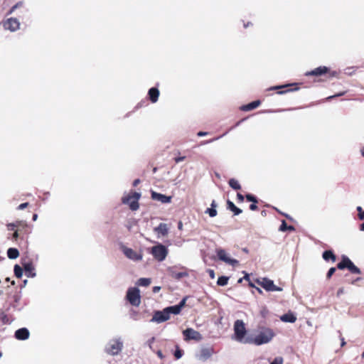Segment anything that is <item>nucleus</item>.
<instances>
[{
	"label": "nucleus",
	"mask_w": 364,
	"mask_h": 364,
	"mask_svg": "<svg viewBox=\"0 0 364 364\" xmlns=\"http://www.w3.org/2000/svg\"><path fill=\"white\" fill-rule=\"evenodd\" d=\"M274 336V331L264 326L259 327L254 336L246 337L245 344H254L255 346H262L269 343Z\"/></svg>",
	"instance_id": "f257e3e1"
},
{
	"label": "nucleus",
	"mask_w": 364,
	"mask_h": 364,
	"mask_svg": "<svg viewBox=\"0 0 364 364\" xmlns=\"http://www.w3.org/2000/svg\"><path fill=\"white\" fill-rule=\"evenodd\" d=\"M124 347L121 337H114L110 339L105 346V352L112 356L118 355Z\"/></svg>",
	"instance_id": "f03ea898"
},
{
	"label": "nucleus",
	"mask_w": 364,
	"mask_h": 364,
	"mask_svg": "<svg viewBox=\"0 0 364 364\" xmlns=\"http://www.w3.org/2000/svg\"><path fill=\"white\" fill-rule=\"evenodd\" d=\"M141 196L140 193L131 192L122 196V203L128 205L131 210L136 211L139 208V200Z\"/></svg>",
	"instance_id": "7ed1b4c3"
},
{
	"label": "nucleus",
	"mask_w": 364,
	"mask_h": 364,
	"mask_svg": "<svg viewBox=\"0 0 364 364\" xmlns=\"http://www.w3.org/2000/svg\"><path fill=\"white\" fill-rule=\"evenodd\" d=\"M234 334L235 339L242 343H245L246 337V328L245 323L242 320H236L234 323Z\"/></svg>",
	"instance_id": "20e7f679"
},
{
	"label": "nucleus",
	"mask_w": 364,
	"mask_h": 364,
	"mask_svg": "<svg viewBox=\"0 0 364 364\" xmlns=\"http://www.w3.org/2000/svg\"><path fill=\"white\" fill-rule=\"evenodd\" d=\"M126 298L134 306H139L141 304V296L139 289L137 287L129 288L127 291Z\"/></svg>",
	"instance_id": "39448f33"
},
{
	"label": "nucleus",
	"mask_w": 364,
	"mask_h": 364,
	"mask_svg": "<svg viewBox=\"0 0 364 364\" xmlns=\"http://www.w3.org/2000/svg\"><path fill=\"white\" fill-rule=\"evenodd\" d=\"M151 253L156 260L162 262L168 255V249L164 245L159 244L151 247Z\"/></svg>",
	"instance_id": "423d86ee"
},
{
	"label": "nucleus",
	"mask_w": 364,
	"mask_h": 364,
	"mask_svg": "<svg viewBox=\"0 0 364 364\" xmlns=\"http://www.w3.org/2000/svg\"><path fill=\"white\" fill-rule=\"evenodd\" d=\"M121 250L124 255L129 259L134 262L141 261L143 258V255L141 252H136L132 248L127 247L126 246H122Z\"/></svg>",
	"instance_id": "0eeeda50"
},
{
	"label": "nucleus",
	"mask_w": 364,
	"mask_h": 364,
	"mask_svg": "<svg viewBox=\"0 0 364 364\" xmlns=\"http://www.w3.org/2000/svg\"><path fill=\"white\" fill-rule=\"evenodd\" d=\"M216 254L218 256V258L224 262L225 263L230 264L232 267H235L239 264V261L231 258L228 254L226 252V251L223 249H217L216 250Z\"/></svg>",
	"instance_id": "6e6552de"
},
{
	"label": "nucleus",
	"mask_w": 364,
	"mask_h": 364,
	"mask_svg": "<svg viewBox=\"0 0 364 364\" xmlns=\"http://www.w3.org/2000/svg\"><path fill=\"white\" fill-rule=\"evenodd\" d=\"M3 26L6 30L15 32L20 28V22L16 18H9L3 22Z\"/></svg>",
	"instance_id": "1a4fd4ad"
},
{
	"label": "nucleus",
	"mask_w": 364,
	"mask_h": 364,
	"mask_svg": "<svg viewBox=\"0 0 364 364\" xmlns=\"http://www.w3.org/2000/svg\"><path fill=\"white\" fill-rule=\"evenodd\" d=\"M169 319L167 312L165 309L162 311H156L154 313L152 318L150 320L151 323H161Z\"/></svg>",
	"instance_id": "9d476101"
},
{
	"label": "nucleus",
	"mask_w": 364,
	"mask_h": 364,
	"mask_svg": "<svg viewBox=\"0 0 364 364\" xmlns=\"http://www.w3.org/2000/svg\"><path fill=\"white\" fill-rule=\"evenodd\" d=\"M183 334L184 336V339L186 341L194 340L199 341L202 339L201 334L198 331L191 328H188L186 330H184L183 331Z\"/></svg>",
	"instance_id": "9b49d317"
},
{
	"label": "nucleus",
	"mask_w": 364,
	"mask_h": 364,
	"mask_svg": "<svg viewBox=\"0 0 364 364\" xmlns=\"http://www.w3.org/2000/svg\"><path fill=\"white\" fill-rule=\"evenodd\" d=\"M151 194L152 200L159 201L163 204L169 203L171 201V196H168L154 191H151Z\"/></svg>",
	"instance_id": "f8f14e48"
},
{
	"label": "nucleus",
	"mask_w": 364,
	"mask_h": 364,
	"mask_svg": "<svg viewBox=\"0 0 364 364\" xmlns=\"http://www.w3.org/2000/svg\"><path fill=\"white\" fill-rule=\"evenodd\" d=\"M22 266L23 268V270L25 272V275L27 277L30 278H34L36 276V272L35 271V267L32 262H27L22 263Z\"/></svg>",
	"instance_id": "ddd939ff"
},
{
	"label": "nucleus",
	"mask_w": 364,
	"mask_h": 364,
	"mask_svg": "<svg viewBox=\"0 0 364 364\" xmlns=\"http://www.w3.org/2000/svg\"><path fill=\"white\" fill-rule=\"evenodd\" d=\"M329 71V68L326 66H319L311 71H308L305 73L306 76H321Z\"/></svg>",
	"instance_id": "4468645a"
},
{
	"label": "nucleus",
	"mask_w": 364,
	"mask_h": 364,
	"mask_svg": "<svg viewBox=\"0 0 364 364\" xmlns=\"http://www.w3.org/2000/svg\"><path fill=\"white\" fill-rule=\"evenodd\" d=\"M213 354V349L212 348H208V347L203 348H201V350L200 351L198 358L200 360L205 361V360H207L208 359H209L212 356Z\"/></svg>",
	"instance_id": "2eb2a0df"
},
{
	"label": "nucleus",
	"mask_w": 364,
	"mask_h": 364,
	"mask_svg": "<svg viewBox=\"0 0 364 364\" xmlns=\"http://www.w3.org/2000/svg\"><path fill=\"white\" fill-rule=\"evenodd\" d=\"M30 332L26 328H21L16 331L15 338L20 341H24L29 338Z\"/></svg>",
	"instance_id": "dca6fc26"
},
{
	"label": "nucleus",
	"mask_w": 364,
	"mask_h": 364,
	"mask_svg": "<svg viewBox=\"0 0 364 364\" xmlns=\"http://www.w3.org/2000/svg\"><path fill=\"white\" fill-rule=\"evenodd\" d=\"M259 285L262 286L266 291H272V289L274 287V284L273 280H271L268 278L264 277L262 280L258 282Z\"/></svg>",
	"instance_id": "f3484780"
},
{
	"label": "nucleus",
	"mask_w": 364,
	"mask_h": 364,
	"mask_svg": "<svg viewBox=\"0 0 364 364\" xmlns=\"http://www.w3.org/2000/svg\"><path fill=\"white\" fill-rule=\"evenodd\" d=\"M168 270V272H169L171 277L176 279H178V280L181 279L183 277L188 276V274L187 272L183 271V272H178L175 270L174 267H169Z\"/></svg>",
	"instance_id": "a211bd4d"
},
{
	"label": "nucleus",
	"mask_w": 364,
	"mask_h": 364,
	"mask_svg": "<svg viewBox=\"0 0 364 364\" xmlns=\"http://www.w3.org/2000/svg\"><path fill=\"white\" fill-rule=\"evenodd\" d=\"M159 95V90L156 87H151L148 91L149 98L152 103H156L158 101Z\"/></svg>",
	"instance_id": "6ab92c4d"
},
{
	"label": "nucleus",
	"mask_w": 364,
	"mask_h": 364,
	"mask_svg": "<svg viewBox=\"0 0 364 364\" xmlns=\"http://www.w3.org/2000/svg\"><path fill=\"white\" fill-rule=\"evenodd\" d=\"M154 232L159 235L166 236L168 233V228L166 223H160L154 228Z\"/></svg>",
	"instance_id": "aec40b11"
},
{
	"label": "nucleus",
	"mask_w": 364,
	"mask_h": 364,
	"mask_svg": "<svg viewBox=\"0 0 364 364\" xmlns=\"http://www.w3.org/2000/svg\"><path fill=\"white\" fill-rule=\"evenodd\" d=\"M261 104V102L259 100H255V101H253V102H251L250 103L247 104V105H242L240 109L241 110L244 111V112H249V111H251L255 108H257V107H259Z\"/></svg>",
	"instance_id": "412c9836"
},
{
	"label": "nucleus",
	"mask_w": 364,
	"mask_h": 364,
	"mask_svg": "<svg viewBox=\"0 0 364 364\" xmlns=\"http://www.w3.org/2000/svg\"><path fill=\"white\" fill-rule=\"evenodd\" d=\"M227 205H228V208L231 210L232 212H233L234 215H240L242 210L237 208L233 202H232L231 200H228L227 201Z\"/></svg>",
	"instance_id": "4be33fe9"
},
{
	"label": "nucleus",
	"mask_w": 364,
	"mask_h": 364,
	"mask_svg": "<svg viewBox=\"0 0 364 364\" xmlns=\"http://www.w3.org/2000/svg\"><path fill=\"white\" fill-rule=\"evenodd\" d=\"M280 319L284 322L294 323L296 320V317L292 313H288L283 314Z\"/></svg>",
	"instance_id": "5701e85b"
},
{
	"label": "nucleus",
	"mask_w": 364,
	"mask_h": 364,
	"mask_svg": "<svg viewBox=\"0 0 364 364\" xmlns=\"http://www.w3.org/2000/svg\"><path fill=\"white\" fill-rule=\"evenodd\" d=\"M165 310L167 312L169 318H170V315L171 314H174V315H177V314H179L181 312V310L179 309V307L177 306V305L166 307Z\"/></svg>",
	"instance_id": "b1692460"
},
{
	"label": "nucleus",
	"mask_w": 364,
	"mask_h": 364,
	"mask_svg": "<svg viewBox=\"0 0 364 364\" xmlns=\"http://www.w3.org/2000/svg\"><path fill=\"white\" fill-rule=\"evenodd\" d=\"M7 256L11 259H16L19 256V252L16 248L10 247L7 250Z\"/></svg>",
	"instance_id": "393cba45"
},
{
	"label": "nucleus",
	"mask_w": 364,
	"mask_h": 364,
	"mask_svg": "<svg viewBox=\"0 0 364 364\" xmlns=\"http://www.w3.org/2000/svg\"><path fill=\"white\" fill-rule=\"evenodd\" d=\"M323 259L326 261L331 259L333 262L336 261V256L331 250H326L322 255Z\"/></svg>",
	"instance_id": "a878e982"
},
{
	"label": "nucleus",
	"mask_w": 364,
	"mask_h": 364,
	"mask_svg": "<svg viewBox=\"0 0 364 364\" xmlns=\"http://www.w3.org/2000/svg\"><path fill=\"white\" fill-rule=\"evenodd\" d=\"M229 186L234 190H240L241 186L239 182L235 178H230L228 181Z\"/></svg>",
	"instance_id": "bb28decb"
},
{
	"label": "nucleus",
	"mask_w": 364,
	"mask_h": 364,
	"mask_svg": "<svg viewBox=\"0 0 364 364\" xmlns=\"http://www.w3.org/2000/svg\"><path fill=\"white\" fill-rule=\"evenodd\" d=\"M151 279L149 278H140L136 284L141 287H148L151 284Z\"/></svg>",
	"instance_id": "cd10ccee"
},
{
	"label": "nucleus",
	"mask_w": 364,
	"mask_h": 364,
	"mask_svg": "<svg viewBox=\"0 0 364 364\" xmlns=\"http://www.w3.org/2000/svg\"><path fill=\"white\" fill-rule=\"evenodd\" d=\"M23 268L18 264H15L14 268V274L17 278H21L23 275Z\"/></svg>",
	"instance_id": "c85d7f7f"
},
{
	"label": "nucleus",
	"mask_w": 364,
	"mask_h": 364,
	"mask_svg": "<svg viewBox=\"0 0 364 364\" xmlns=\"http://www.w3.org/2000/svg\"><path fill=\"white\" fill-rule=\"evenodd\" d=\"M228 280H229L228 277H226V276L219 277L218 279V281H217V284L218 286H221V287L225 286L228 284Z\"/></svg>",
	"instance_id": "c756f323"
},
{
	"label": "nucleus",
	"mask_w": 364,
	"mask_h": 364,
	"mask_svg": "<svg viewBox=\"0 0 364 364\" xmlns=\"http://www.w3.org/2000/svg\"><path fill=\"white\" fill-rule=\"evenodd\" d=\"M279 231L284 232L287 230H294L293 226H288L285 220H282V224L279 227Z\"/></svg>",
	"instance_id": "7c9ffc66"
},
{
	"label": "nucleus",
	"mask_w": 364,
	"mask_h": 364,
	"mask_svg": "<svg viewBox=\"0 0 364 364\" xmlns=\"http://www.w3.org/2000/svg\"><path fill=\"white\" fill-rule=\"evenodd\" d=\"M173 355L177 360L181 358L183 355V351L178 345L176 346V350L174 351Z\"/></svg>",
	"instance_id": "2f4dec72"
},
{
	"label": "nucleus",
	"mask_w": 364,
	"mask_h": 364,
	"mask_svg": "<svg viewBox=\"0 0 364 364\" xmlns=\"http://www.w3.org/2000/svg\"><path fill=\"white\" fill-rule=\"evenodd\" d=\"M205 213L208 214L210 217H215L218 214V211L215 208H208L205 210Z\"/></svg>",
	"instance_id": "473e14b6"
},
{
	"label": "nucleus",
	"mask_w": 364,
	"mask_h": 364,
	"mask_svg": "<svg viewBox=\"0 0 364 364\" xmlns=\"http://www.w3.org/2000/svg\"><path fill=\"white\" fill-rule=\"evenodd\" d=\"M349 271H350L353 274H360L361 272H360V269L356 267L353 262L352 263V264L350 265V267H348V269Z\"/></svg>",
	"instance_id": "72a5a7b5"
},
{
	"label": "nucleus",
	"mask_w": 364,
	"mask_h": 364,
	"mask_svg": "<svg viewBox=\"0 0 364 364\" xmlns=\"http://www.w3.org/2000/svg\"><path fill=\"white\" fill-rule=\"evenodd\" d=\"M337 267L338 269H344L345 268H346V255H343L342 256V260L341 262H339L338 264H337Z\"/></svg>",
	"instance_id": "f704fd0d"
},
{
	"label": "nucleus",
	"mask_w": 364,
	"mask_h": 364,
	"mask_svg": "<svg viewBox=\"0 0 364 364\" xmlns=\"http://www.w3.org/2000/svg\"><path fill=\"white\" fill-rule=\"evenodd\" d=\"M356 210L358 212V218L360 220H364V210H363L362 207L358 206L356 208Z\"/></svg>",
	"instance_id": "c9c22d12"
},
{
	"label": "nucleus",
	"mask_w": 364,
	"mask_h": 364,
	"mask_svg": "<svg viewBox=\"0 0 364 364\" xmlns=\"http://www.w3.org/2000/svg\"><path fill=\"white\" fill-rule=\"evenodd\" d=\"M21 6H22V2L19 1L18 3H17L14 6L11 7V9L9 11V12L7 13L6 15L8 16V15L11 14L15 11V9L21 7Z\"/></svg>",
	"instance_id": "e433bc0d"
},
{
	"label": "nucleus",
	"mask_w": 364,
	"mask_h": 364,
	"mask_svg": "<svg viewBox=\"0 0 364 364\" xmlns=\"http://www.w3.org/2000/svg\"><path fill=\"white\" fill-rule=\"evenodd\" d=\"M245 198H246V199H247L248 201H250V202H252V203H257V200L256 197H255V196H253V195H252V194H250V193L247 194V195L245 196Z\"/></svg>",
	"instance_id": "4c0bfd02"
},
{
	"label": "nucleus",
	"mask_w": 364,
	"mask_h": 364,
	"mask_svg": "<svg viewBox=\"0 0 364 364\" xmlns=\"http://www.w3.org/2000/svg\"><path fill=\"white\" fill-rule=\"evenodd\" d=\"M290 85H291V84H286V85H277V86H273V87H269V90H276L287 87H289Z\"/></svg>",
	"instance_id": "58836bf2"
},
{
	"label": "nucleus",
	"mask_w": 364,
	"mask_h": 364,
	"mask_svg": "<svg viewBox=\"0 0 364 364\" xmlns=\"http://www.w3.org/2000/svg\"><path fill=\"white\" fill-rule=\"evenodd\" d=\"M284 360L282 357H276L270 364H283Z\"/></svg>",
	"instance_id": "ea45409f"
},
{
	"label": "nucleus",
	"mask_w": 364,
	"mask_h": 364,
	"mask_svg": "<svg viewBox=\"0 0 364 364\" xmlns=\"http://www.w3.org/2000/svg\"><path fill=\"white\" fill-rule=\"evenodd\" d=\"M187 300V297L183 298L181 301L176 304L178 307H179V309L181 311L182 308L185 306L186 302Z\"/></svg>",
	"instance_id": "a19ab883"
},
{
	"label": "nucleus",
	"mask_w": 364,
	"mask_h": 364,
	"mask_svg": "<svg viewBox=\"0 0 364 364\" xmlns=\"http://www.w3.org/2000/svg\"><path fill=\"white\" fill-rule=\"evenodd\" d=\"M335 272H336V268L335 267H331L328 269V272H327L326 277L328 279L331 278V276L335 273Z\"/></svg>",
	"instance_id": "79ce46f5"
},
{
	"label": "nucleus",
	"mask_w": 364,
	"mask_h": 364,
	"mask_svg": "<svg viewBox=\"0 0 364 364\" xmlns=\"http://www.w3.org/2000/svg\"><path fill=\"white\" fill-rule=\"evenodd\" d=\"M224 135H225V134H224L221 136H218V137H217L215 139H210V140H208V141H204L202 142V144H207L211 143V142H213V141H214L215 140H218V139H220Z\"/></svg>",
	"instance_id": "37998d69"
},
{
	"label": "nucleus",
	"mask_w": 364,
	"mask_h": 364,
	"mask_svg": "<svg viewBox=\"0 0 364 364\" xmlns=\"http://www.w3.org/2000/svg\"><path fill=\"white\" fill-rule=\"evenodd\" d=\"M207 272L211 279H214L215 277V274L213 269H208Z\"/></svg>",
	"instance_id": "c03bdc74"
},
{
	"label": "nucleus",
	"mask_w": 364,
	"mask_h": 364,
	"mask_svg": "<svg viewBox=\"0 0 364 364\" xmlns=\"http://www.w3.org/2000/svg\"><path fill=\"white\" fill-rule=\"evenodd\" d=\"M28 206V203H23L18 206V210H23Z\"/></svg>",
	"instance_id": "a18cd8bd"
},
{
	"label": "nucleus",
	"mask_w": 364,
	"mask_h": 364,
	"mask_svg": "<svg viewBox=\"0 0 364 364\" xmlns=\"http://www.w3.org/2000/svg\"><path fill=\"white\" fill-rule=\"evenodd\" d=\"M353 262L347 257L346 256V268L348 269L350 264H352Z\"/></svg>",
	"instance_id": "49530a36"
},
{
	"label": "nucleus",
	"mask_w": 364,
	"mask_h": 364,
	"mask_svg": "<svg viewBox=\"0 0 364 364\" xmlns=\"http://www.w3.org/2000/svg\"><path fill=\"white\" fill-rule=\"evenodd\" d=\"M9 230H14L15 228L16 227V225L15 223H9L7 225Z\"/></svg>",
	"instance_id": "de8ad7c7"
},
{
	"label": "nucleus",
	"mask_w": 364,
	"mask_h": 364,
	"mask_svg": "<svg viewBox=\"0 0 364 364\" xmlns=\"http://www.w3.org/2000/svg\"><path fill=\"white\" fill-rule=\"evenodd\" d=\"M344 292H345L344 288L341 287V288L338 289L336 295L338 297H339L341 294H344Z\"/></svg>",
	"instance_id": "09e8293b"
},
{
	"label": "nucleus",
	"mask_w": 364,
	"mask_h": 364,
	"mask_svg": "<svg viewBox=\"0 0 364 364\" xmlns=\"http://www.w3.org/2000/svg\"><path fill=\"white\" fill-rule=\"evenodd\" d=\"M250 209L251 210H256L257 209V206L256 205V203H252L250 205Z\"/></svg>",
	"instance_id": "8fccbe9b"
},
{
	"label": "nucleus",
	"mask_w": 364,
	"mask_h": 364,
	"mask_svg": "<svg viewBox=\"0 0 364 364\" xmlns=\"http://www.w3.org/2000/svg\"><path fill=\"white\" fill-rule=\"evenodd\" d=\"M343 95V92H341V93L336 94V95H335L329 96V97H328L326 99H327V100H330V99L334 98V97H340V96H342Z\"/></svg>",
	"instance_id": "3c124183"
},
{
	"label": "nucleus",
	"mask_w": 364,
	"mask_h": 364,
	"mask_svg": "<svg viewBox=\"0 0 364 364\" xmlns=\"http://www.w3.org/2000/svg\"><path fill=\"white\" fill-rule=\"evenodd\" d=\"M185 159V156H179L175 159V161L176 163H179L181 161H183Z\"/></svg>",
	"instance_id": "603ef678"
},
{
	"label": "nucleus",
	"mask_w": 364,
	"mask_h": 364,
	"mask_svg": "<svg viewBox=\"0 0 364 364\" xmlns=\"http://www.w3.org/2000/svg\"><path fill=\"white\" fill-rule=\"evenodd\" d=\"M282 291V288L277 287L276 285H274V287L272 289V291Z\"/></svg>",
	"instance_id": "864d4df0"
},
{
	"label": "nucleus",
	"mask_w": 364,
	"mask_h": 364,
	"mask_svg": "<svg viewBox=\"0 0 364 364\" xmlns=\"http://www.w3.org/2000/svg\"><path fill=\"white\" fill-rule=\"evenodd\" d=\"M237 198L240 202H242L244 200V196L241 193H237Z\"/></svg>",
	"instance_id": "5fc2aeb1"
},
{
	"label": "nucleus",
	"mask_w": 364,
	"mask_h": 364,
	"mask_svg": "<svg viewBox=\"0 0 364 364\" xmlns=\"http://www.w3.org/2000/svg\"><path fill=\"white\" fill-rule=\"evenodd\" d=\"M154 337H152L151 339H149L147 341V345L149 346V348H151V345L154 343Z\"/></svg>",
	"instance_id": "6e6d98bb"
},
{
	"label": "nucleus",
	"mask_w": 364,
	"mask_h": 364,
	"mask_svg": "<svg viewBox=\"0 0 364 364\" xmlns=\"http://www.w3.org/2000/svg\"><path fill=\"white\" fill-rule=\"evenodd\" d=\"M208 133L206 132H198L197 135L198 136H205L208 135Z\"/></svg>",
	"instance_id": "4d7b16f0"
},
{
	"label": "nucleus",
	"mask_w": 364,
	"mask_h": 364,
	"mask_svg": "<svg viewBox=\"0 0 364 364\" xmlns=\"http://www.w3.org/2000/svg\"><path fill=\"white\" fill-rule=\"evenodd\" d=\"M217 206H218V204L215 202V200H213L211 204H210V208L216 209Z\"/></svg>",
	"instance_id": "13d9d810"
},
{
	"label": "nucleus",
	"mask_w": 364,
	"mask_h": 364,
	"mask_svg": "<svg viewBox=\"0 0 364 364\" xmlns=\"http://www.w3.org/2000/svg\"><path fill=\"white\" fill-rule=\"evenodd\" d=\"M160 289H161L160 287H158V286L154 287L153 292L154 293H157V292H159L160 291Z\"/></svg>",
	"instance_id": "bf43d9fd"
},
{
	"label": "nucleus",
	"mask_w": 364,
	"mask_h": 364,
	"mask_svg": "<svg viewBox=\"0 0 364 364\" xmlns=\"http://www.w3.org/2000/svg\"><path fill=\"white\" fill-rule=\"evenodd\" d=\"M140 183V180L139 179H135L134 181H133V186H136L138 184H139Z\"/></svg>",
	"instance_id": "052dcab7"
},
{
	"label": "nucleus",
	"mask_w": 364,
	"mask_h": 364,
	"mask_svg": "<svg viewBox=\"0 0 364 364\" xmlns=\"http://www.w3.org/2000/svg\"><path fill=\"white\" fill-rule=\"evenodd\" d=\"M13 237H14V239H16V240L18 237V231H16V230H15V231H14V234H13Z\"/></svg>",
	"instance_id": "680f3d73"
},
{
	"label": "nucleus",
	"mask_w": 364,
	"mask_h": 364,
	"mask_svg": "<svg viewBox=\"0 0 364 364\" xmlns=\"http://www.w3.org/2000/svg\"><path fill=\"white\" fill-rule=\"evenodd\" d=\"M242 279L246 280V281H249L250 280V275L247 273H245V275L244 276V277Z\"/></svg>",
	"instance_id": "e2e57ef3"
},
{
	"label": "nucleus",
	"mask_w": 364,
	"mask_h": 364,
	"mask_svg": "<svg viewBox=\"0 0 364 364\" xmlns=\"http://www.w3.org/2000/svg\"><path fill=\"white\" fill-rule=\"evenodd\" d=\"M341 346L343 347L346 344V341H345L343 338H341Z\"/></svg>",
	"instance_id": "0e129e2a"
},
{
	"label": "nucleus",
	"mask_w": 364,
	"mask_h": 364,
	"mask_svg": "<svg viewBox=\"0 0 364 364\" xmlns=\"http://www.w3.org/2000/svg\"><path fill=\"white\" fill-rule=\"evenodd\" d=\"M157 355H158L160 358H163V357H164V355H163V354H162V353H161V350H159V351L157 352Z\"/></svg>",
	"instance_id": "69168bd1"
},
{
	"label": "nucleus",
	"mask_w": 364,
	"mask_h": 364,
	"mask_svg": "<svg viewBox=\"0 0 364 364\" xmlns=\"http://www.w3.org/2000/svg\"><path fill=\"white\" fill-rule=\"evenodd\" d=\"M360 230L364 231V222L360 225Z\"/></svg>",
	"instance_id": "338daca9"
},
{
	"label": "nucleus",
	"mask_w": 364,
	"mask_h": 364,
	"mask_svg": "<svg viewBox=\"0 0 364 364\" xmlns=\"http://www.w3.org/2000/svg\"><path fill=\"white\" fill-rule=\"evenodd\" d=\"M360 153H361L362 156L364 157V146L360 149Z\"/></svg>",
	"instance_id": "774afa93"
}]
</instances>
